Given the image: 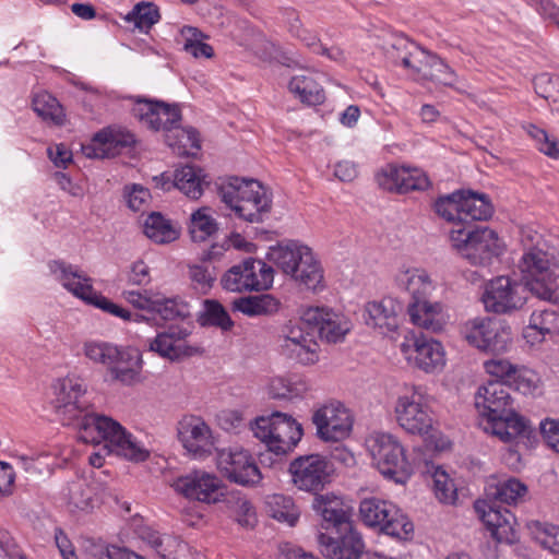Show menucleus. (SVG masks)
Here are the masks:
<instances>
[{"mask_svg":"<svg viewBox=\"0 0 559 559\" xmlns=\"http://www.w3.org/2000/svg\"><path fill=\"white\" fill-rule=\"evenodd\" d=\"M93 490L84 483L73 484L69 489V508L72 511H86L92 507Z\"/></svg>","mask_w":559,"mask_h":559,"instance_id":"nucleus-57","label":"nucleus"},{"mask_svg":"<svg viewBox=\"0 0 559 559\" xmlns=\"http://www.w3.org/2000/svg\"><path fill=\"white\" fill-rule=\"evenodd\" d=\"M222 201L247 222H261L263 214L271 210V198L257 180L230 178L219 187Z\"/></svg>","mask_w":559,"mask_h":559,"instance_id":"nucleus-5","label":"nucleus"},{"mask_svg":"<svg viewBox=\"0 0 559 559\" xmlns=\"http://www.w3.org/2000/svg\"><path fill=\"white\" fill-rule=\"evenodd\" d=\"M540 433L546 444L559 453V419L547 418L540 423Z\"/></svg>","mask_w":559,"mask_h":559,"instance_id":"nucleus-64","label":"nucleus"},{"mask_svg":"<svg viewBox=\"0 0 559 559\" xmlns=\"http://www.w3.org/2000/svg\"><path fill=\"white\" fill-rule=\"evenodd\" d=\"M304 323L316 330L322 341L326 343H338L344 341L350 331L349 320L341 314L323 307H310L302 312Z\"/></svg>","mask_w":559,"mask_h":559,"instance_id":"nucleus-22","label":"nucleus"},{"mask_svg":"<svg viewBox=\"0 0 559 559\" xmlns=\"http://www.w3.org/2000/svg\"><path fill=\"white\" fill-rule=\"evenodd\" d=\"M80 440L85 443L105 442L109 453L131 462H144L150 451L131 432L111 417L87 414L80 425Z\"/></svg>","mask_w":559,"mask_h":559,"instance_id":"nucleus-2","label":"nucleus"},{"mask_svg":"<svg viewBox=\"0 0 559 559\" xmlns=\"http://www.w3.org/2000/svg\"><path fill=\"white\" fill-rule=\"evenodd\" d=\"M53 407L63 425H76L80 429L83 417L87 414L85 404L81 401L86 388L79 378L66 377L52 384Z\"/></svg>","mask_w":559,"mask_h":559,"instance_id":"nucleus-18","label":"nucleus"},{"mask_svg":"<svg viewBox=\"0 0 559 559\" xmlns=\"http://www.w3.org/2000/svg\"><path fill=\"white\" fill-rule=\"evenodd\" d=\"M207 185L205 176L200 168L186 165L176 169L174 174L173 186L192 200H198Z\"/></svg>","mask_w":559,"mask_h":559,"instance_id":"nucleus-35","label":"nucleus"},{"mask_svg":"<svg viewBox=\"0 0 559 559\" xmlns=\"http://www.w3.org/2000/svg\"><path fill=\"white\" fill-rule=\"evenodd\" d=\"M34 111L45 121L56 126H62L66 121V114L56 97L47 92L38 93L33 98Z\"/></svg>","mask_w":559,"mask_h":559,"instance_id":"nucleus-41","label":"nucleus"},{"mask_svg":"<svg viewBox=\"0 0 559 559\" xmlns=\"http://www.w3.org/2000/svg\"><path fill=\"white\" fill-rule=\"evenodd\" d=\"M528 288L509 276H497L485 284L481 301L485 310L498 314L521 309L527 299Z\"/></svg>","mask_w":559,"mask_h":559,"instance_id":"nucleus-13","label":"nucleus"},{"mask_svg":"<svg viewBox=\"0 0 559 559\" xmlns=\"http://www.w3.org/2000/svg\"><path fill=\"white\" fill-rule=\"evenodd\" d=\"M394 416L397 425L407 433L428 436L433 429V416L429 396L420 385L404 384L395 400Z\"/></svg>","mask_w":559,"mask_h":559,"instance_id":"nucleus-7","label":"nucleus"},{"mask_svg":"<svg viewBox=\"0 0 559 559\" xmlns=\"http://www.w3.org/2000/svg\"><path fill=\"white\" fill-rule=\"evenodd\" d=\"M378 185L386 191L406 193L426 190L430 186L427 175L419 168L388 164L377 174Z\"/></svg>","mask_w":559,"mask_h":559,"instance_id":"nucleus-24","label":"nucleus"},{"mask_svg":"<svg viewBox=\"0 0 559 559\" xmlns=\"http://www.w3.org/2000/svg\"><path fill=\"white\" fill-rule=\"evenodd\" d=\"M515 366L516 365L511 364L509 360L501 358H493L484 362L485 371L489 376L497 378L496 381H500L507 386L512 374H514Z\"/></svg>","mask_w":559,"mask_h":559,"instance_id":"nucleus-61","label":"nucleus"},{"mask_svg":"<svg viewBox=\"0 0 559 559\" xmlns=\"http://www.w3.org/2000/svg\"><path fill=\"white\" fill-rule=\"evenodd\" d=\"M280 306L278 299L269 294L240 297L234 301L235 309L248 317L273 314L278 311Z\"/></svg>","mask_w":559,"mask_h":559,"instance_id":"nucleus-37","label":"nucleus"},{"mask_svg":"<svg viewBox=\"0 0 559 559\" xmlns=\"http://www.w3.org/2000/svg\"><path fill=\"white\" fill-rule=\"evenodd\" d=\"M336 536L321 533L318 536L320 550L328 559H358L365 549L360 534L349 525L348 530H336Z\"/></svg>","mask_w":559,"mask_h":559,"instance_id":"nucleus-26","label":"nucleus"},{"mask_svg":"<svg viewBox=\"0 0 559 559\" xmlns=\"http://www.w3.org/2000/svg\"><path fill=\"white\" fill-rule=\"evenodd\" d=\"M406 362L426 373L439 372L445 366L442 344L424 335L407 333L399 345Z\"/></svg>","mask_w":559,"mask_h":559,"instance_id":"nucleus-16","label":"nucleus"},{"mask_svg":"<svg viewBox=\"0 0 559 559\" xmlns=\"http://www.w3.org/2000/svg\"><path fill=\"white\" fill-rule=\"evenodd\" d=\"M176 492L188 499L204 503H216L224 497V484L214 473L194 469L176 478L173 483Z\"/></svg>","mask_w":559,"mask_h":559,"instance_id":"nucleus-21","label":"nucleus"},{"mask_svg":"<svg viewBox=\"0 0 559 559\" xmlns=\"http://www.w3.org/2000/svg\"><path fill=\"white\" fill-rule=\"evenodd\" d=\"M435 212L450 223L463 224L461 191L439 198L435 202Z\"/></svg>","mask_w":559,"mask_h":559,"instance_id":"nucleus-48","label":"nucleus"},{"mask_svg":"<svg viewBox=\"0 0 559 559\" xmlns=\"http://www.w3.org/2000/svg\"><path fill=\"white\" fill-rule=\"evenodd\" d=\"M134 142L132 133L121 129L106 128L97 132L90 144L83 145L82 152L88 158L114 157Z\"/></svg>","mask_w":559,"mask_h":559,"instance_id":"nucleus-27","label":"nucleus"},{"mask_svg":"<svg viewBox=\"0 0 559 559\" xmlns=\"http://www.w3.org/2000/svg\"><path fill=\"white\" fill-rule=\"evenodd\" d=\"M530 322L546 335L559 332V313L554 308L535 310L531 314Z\"/></svg>","mask_w":559,"mask_h":559,"instance_id":"nucleus-53","label":"nucleus"},{"mask_svg":"<svg viewBox=\"0 0 559 559\" xmlns=\"http://www.w3.org/2000/svg\"><path fill=\"white\" fill-rule=\"evenodd\" d=\"M309 330L302 316L299 321L284 324L278 335L281 355L302 366L316 365L320 359V345Z\"/></svg>","mask_w":559,"mask_h":559,"instance_id":"nucleus-11","label":"nucleus"},{"mask_svg":"<svg viewBox=\"0 0 559 559\" xmlns=\"http://www.w3.org/2000/svg\"><path fill=\"white\" fill-rule=\"evenodd\" d=\"M509 388L500 381H488L479 386L475 406L481 417L480 427L485 432L510 442L525 431V420L513 407Z\"/></svg>","mask_w":559,"mask_h":559,"instance_id":"nucleus-1","label":"nucleus"},{"mask_svg":"<svg viewBox=\"0 0 559 559\" xmlns=\"http://www.w3.org/2000/svg\"><path fill=\"white\" fill-rule=\"evenodd\" d=\"M527 133L536 141L537 147L542 153L552 158L559 157V142L555 136L549 135L545 130L534 124L527 127Z\"/></svg>","mask_w":559,"mask_h":559,"instance_id":"nucleus-56","label":"nucleus"},{"mask_svg":"<svg viewBox=\"0 0 559 559\" xmlns=\"http://www.w3.org/2000/svg\"><path fill=\"white\" fill-rule=\"evenodd\" d=\"M158 116L155 131H164L170 133L180 121V111L176 106H169L165 103L159 102L157 106Z\"/></svg>","mask_w":559,"mask_h":559,"instance_id":"nucleus-59","label":"nucleus"},{"mask_svg":"<svg viewBox=\"0 0 559 559\" xmlns=\"http://www.w3.org/2000/svg\"><path fill=\"white\" fill-rule=\"evenodd\" d=\"M288 472L297 489L317 495L330 484L333 468L325 456L307 454L293 460Z\"/></svg>","mask_w":559,"mask_h":559,"instance_id":"nucleus-17","label":"nucleus"},{"mask_svg":"<svg viewBox=\"0 0 559 559\" xmlns=\"http://www.w3.org/2000/svg\"><path fill=\"white\" fill-rule=\"evenodd\" d=\"M365 444L373 465L385 478L396 484L406 483L413 467L397 437L390 432L373 431L368 435Z\"/></svg>","mask_w":559,"mask_h":559,"instance_id":"nucleus-6","label":"nucleus"},{"mask_svg":"<svg viewBox=\"0 0 559 559\" xmlns=\"http://www.w3.org/2000/svg\"><path fill=\"white\" fill-rule=\"evenodd\" d=\"M126 199L128 206L132 211H141L143 210L151 198V193L148 189L142 187L141 185H133L132 187H126Z\"/></svg>","mask_w":559,"mask_h":559,"instance_id":"nucleus-62","label":"nucleus"},{"mask_svg":"<svg viewBox=\"0 0 559 559\" xmlns=\"http://www.w3.org/2000/svg\"><path fill=\"white\" fill-rule=\"evenodd\" d=\"M316 73L294 75L287 84L293 96L307 106H318L324 103L325 92Z\"/></svg>","mask_w":559,"mask_h":559,"instance_id":"nucleus-32","label":"nucleus"},{"mask_svg":"<svg viewBox=\"0 0 559 559\" xmlns=\"http://www.w3.org/2000/svg\"><path fill=\"white\" fill-rule=\"evenodd\" d=\"M271 261L296 283L312 292L324 288V271L312 250L297 242L273 248Z\"/></svg>","mask_w":559,"mask_h":559,"instance_id":"nucleus-3","label":"nucleus"},{"mask_svg":"<svg viewBox=\"0 0 559 559\" xmlns=\"http://www.w3.org/2000/svg\"><path fill=\"white\" fill-rule=\"evenodd\" d=\"M475 511L498 543L512 544L516 539L515 518L506 508L497 506L496 501L477 500Z\"/></svg>","mask_w":559,"mask_h":559,"instance_id":"nucleus-25","label":"nucleus"},{"mask_svg":"<svg viewBox=\"0 0 559 559\" xmlns=\"http://www.w3.org/2000/svg\"><path fill=\"white\" fill-rule=\"evenodd\" d=\"M266 508L273 519L289 526H294L299 519V510L292 497L282 493L271 495L266 498Z\"/></svg>","mask_w":559,"mask_h":559,"instance_id":"nucleus-40","label":"nucleus"},{"mask_svg":"<svg viewBox=\"0 0 559 559\" xmlns=\"http://www.w3.org/2000/svg\"><path fill=\"white\" fill-rule=\"evenodd\" d=\"M359 514L366 525L379 527L386 535L401 539L408 538L414 530L412 522L396 506L378 498L364 499Z\"/></svg>","mask_w":559,"mask_h":559,"instance_id":"nucleus-12","label":"nucleus"},{"mask_svg":"<svg viewBox=\"0 0 559 559\" xmlns=\"http://www.w3.org/2000/svg\"><path fill=\"white\" fill-rule=\"evenodd\" d=\"M154 300L157 304L153 305L151 312L158 314L165 321L189 317V306L180 298L166 297L156 293Z\"/></svg>","mask_w":559,"mask_h":559,"instance_id":"nucleus-45","label":"nucleus"},{"mask_svg":"<svg viewBox=\"0 0 559 559\" xmlns=\"http://www.w3.org/2000/svg\"><path fill=\"white\" fill-rule=\"evenodd\" d=\"M407 312L414 325L433 333L440 332L447 322L443 306L428 299L411 301Z\"/></svg>","mask_w":559,"mask_h":559,"instance_id":"nucleus-30","label":"nucleus"},{"mask_svg":"<svg viewBox=\"0 0 559 559\" xmlns=\"http://www.w3.org/2000/svg\"><path fill=\"white\" fill-rule=\"evenodd\" d=\"M93 559H143V557L126 548L105 544H94L90 549Z\"/></svg>","mask_w":559,"mask_h":559,"instance_id":"nucleus-60","label":"nucleus"},{"mask_svg":"<svg viewBox=\"0 0 559 559\" xmlns=\"http://www.w3.org/2000/svg\"><path fill=\"white\" fill-rule=\"evenodd\" d=\"M216 465L229 481L241 486H255L262 479L254 457L249 451L240 448L219 450Z\"/></svg>","mask_w":559,"mask_h":559,"instance_id":"nucleus-19","label":"nucleus"},{"mask_svg":"<svg viewBox=\"0 0 559 559\" xmlns=\"http://www.w3.org/2000/svg\"><path fill=\"white\" fill-rule=\"evenodd\" d=\"M178 440L193 457L212 453L214 438L210 426L199 416L185 415L177 425Z\"/></svg>","mask_w":559,"mask_h":559,"instance_id":"nucleus-23","label":"nucleus"},{"mask_svg":"<svg viewBox=\"0 0 559 559\" xmlns=\"http://www.w3.org/2000/svg\"><path fill=\"white\" fill-rule=\"evenodd\" d=\"M527 492L526 486L515 478H510L506 481L500 483L493 492L488 493L496 501V503L504 502V503H516L520 501Z\"/></svg>","mask_w":559,"mask_h":559,"instance_id":"nucleus-50","label":"nucleus"},{"mask_svg":"<svg viewBox=\"0 0 559 559\" xmlns=\"http://www.w3.org/2000/svg\"><path fill=\"white\" fill-rule=\"evenodd\" d=\"M115 343L103 340H87L82 345L84 357L93 365L107 369Z\"/></svg>","mask_w":559,"mask_h":559,"instance_id":"nucleus-47","label":"nucleus"},{"mask_svg":"<svg viewBox=\"0 0 559 559\" xmlns=\"http://www.w3.org/2000/svg\"><path fill=\"white\" fill-rule=\"evenodd\" d=\"M274 281V270L259 259H246L231 266L223 276L222 285L229 292L267 290Z\"/></svg>","mask_w":559,"mask_h":559,"instance_id":"nucleus-15","label":"nucleus"},{"mask_svg":"<svg viewBox=\"0 0 559 559\" xmlns=\"http://www.w3.org/2000/svg\"><path fill=\"white\" fill-rule=\"evenodd\" d=\"M539 382L540 379L534 370L524 366H515L514 374L509 380L508 388L513 386L523 394H531L538 388Z\"/></svg>","mask_w":559,"mask_h":559,"instance_id":"nucleus-51","label":"nucleus"},{"mask_svg":"<svg viewBox=\"0 0 559 559\" xmlns=\"http://www.w3.org/2000/svg\"><path fill=\"white\" fill-rule=\"evenodd\" d=\"M433 489L436 497L443 503H454L457 498L453 479L441 468H437L433 473Z\"/></svg>","mask_w":559,"mask_h":559,"instance_id":"nucleus-52","label":"nucleus"},{"mask_svg":"<svg viewBox=\"0 0 559 559\" xmlns=\"http://www.w3.org/2000/svg\"><path fill=\"white\" fill-rule=\"evenodd\" d=\"M389 58L396 66H409L411 59H419L423 56V48L407 37H396L388 50Z\"/></svg>","mask_w":559,"mask_h":559,"instance_id":"nucleus-46","label":"nucleus"},{"mask_svg":"<svg viewBox=\"0 0 559 559\" xmlns=\"http://www.w3.org/2000/svg\"><path fill=\"white\" fill-rule=\"evenodd\" d=\"M395 282L411 295L412 301L427 299L436 288L429 273L419 267L401 269L395 275Z\"/></svg>","mask_w":559,"mask_h":559,"instance_id":"nucleus-31","label":"nucleus"},{"mask_svg":"<svg viewBox=\"0 0 559 559\" xmlns=\"http://www.w3.org/2000/svg\"><path fill=\"white\" fill-rule=\"evenodd\" d=\"M452 248L472 265L487 266L503 251L497 233L488 227L471 229L465 226L450 231Z\"/></svg>","mask_w":559,"mask_h":559,"instance_id":"nucleus-8","label":"nucleus"},{"mask_svg":"<svg viewBox=\"0 0 559 559\" xmlns=\"http://www.w3.org/2000/svg\"><path fill=\"white\" fill-rule=\"evenodd\" d=\"M190 332L187 329L171 325L158 333L148 344L150 350L163 358L177 360L192 356L197 349L188 342Z\"/></svg>","mask_w":559,"mask_h":559,"instance_id":"nucleus-28","label":"nucleus"},{"mask_svg":"<svg viewBox=\"0 0 559 559\" xmlns=\"http://www.w3.org/2000/svg\"><path fill=\"white\" fill-rule=\"evenodd\" d=\"M185 38L183 49L195 58H211L214 55L212 46L202 40V33L192 26H185L181 29Z\"/></svg>","mask_w":559,"mask_h":559,"instance_id":"nucleus-49","label":"nucleus"},{"mask_svg":"<svg viewBox=\"0 0 559 559\" xmlns=\"http://www.w3.org/2000/svg\"><path fill=\"white\" fill-rule=\"evenodd\" d=\"M144 234L156 243H169L179 237V229L160 213H151L144 223Z\"/></svg>","mask_w":559,"mask_h":559,"instance_id":"nucleus-39","label":"nucleus"},{"mask_svg":"<svg viewBox=\"0 0 559 559\" xmlns=\"http://www.w3.org/2000/svg\"><path fill=\"white\" fill-rule=\"evenodd\" d=\"M462 335L469 345L491 354L506 352L512 341L511 328L489 318L467 321L462 328Z\"/></svg>","mask_w":559,"mask_h":559,"instance_id":"nucleus-14","label":"nucleus"},{"mask_svg":"<svg viewBox=\"0 0 559 559\" xmlns=\"http://www.w3.org/2000/svg\"><path fill=\"white\" fill-rule=\"evenodd\" d=\"M539 545L554 555H559V527L546 525L536 537Z\"/></svg>","mask_w":559,"mask_h":559,"instance_id":"nucleus-63","label":"nucleus"},{"mask_svg":"<svg viewBox=\"0 0 559 559\" xmlns=\"http://www.w3.org/2000/svg\"><path fill=\"white\" fill-rule=\"evenodd\" d=\"M122 19L127 23H132L134 28L141 32H147L159 21L160 15L154 3L142 1L135 4Z\"/></svg>","mask_w":559,"mask_h":559,"instance_id":"nucleus-42","label":"nucleus"},{"mask_svg":"<svg viewBox=\"0 0 559 559\" xmlns=\"http://www.w3.org/2000/svg\"><path fill=\"white\" fill-rule=\"evenodd\" d=\"M159 102L147 99L138 100L132 107V115L147 129L155 130L158 112L157 106Z\"/></svg>","mask_w":559,"mask_h":559,"instance_id":"nucleus-58","label":"nucleus"},{"mask_svg":"<svg viewBox=\"0 0 559 559\" xmlns=\"http://www.w3.org/2000/svg\"><path fill=\"white\" fill-rule=\"evenodd\" d=\"M165 141L179 156H194L201 148L199 134L193 128L177 126L170 133L165 134Z\"/></svg>","mask_w":559,"mask_h":559,"instance_id":"nucleus-36","label":"nucleus"},{"mask_svg":"<svg viewBox=\"0 0 559 559\" xmlns=\"http://www.w3.org/2000/svg\"><path fill=\"white\" fill-rule=\"evenodd\" d=\"M313 509L326 523L325 530H348L352 522L343 508L341 499L334 495H317L313 500Z\"/></svg>","mask_w":559,"mask_h":559,"instance_id":"nucleus-34","label":"nucleus"},{"mask_svg":"<svg viewBox=\"0 0 559 559\" xmlns=\"http://www.w3.org/2000/svg\"><path fill=\"white\" fill-rule=\"evenodd\" d=\"M463 224L469 221H484L491 216L492 206L485 194L461 191Z\"/></svg>","mask_w":559,"mask_h":559,"instance_id":"nucleus-38","label":"nucleus"},{"mask_svg":"<svg viewBox=\"0 0 559 559\" xmlns=\"http://www.w3.org/2000/svg\"><path fill=\"white\" fill-rule=\"evenodd\" d=\"M51 275L58 281L64 289L73 296L84 300L86 304L93 305L115 317L124 321H140L144 317L141 314H132L127 309L118 306L107 297L97 293L92 285V280L85 273L80 271L78 266L68 264L63 261H51L48 264Z\"/></svg>","mask_w":559,"mask_h":559,"instance_id":"nucleus-4","label":"nucleus"},{"mask_svg":"<svg viewBox=\"0 0 559 559\" xmlns=\"http://www.w3.org/2000/svg\"><path fill=\"white\" fill-rule=\"evenodd\" d=\"M251 430L276 455L293 451L304 435L302 427L296 419L280 412L257 418L251 424Z\"/></svg>","mask_w":559,"mask_h":559,"instance_id":"nucleus-9","label":"nucleus"},{"mask_svg":"<svg viewBox=\"0 0 559 559\" xmlns=\"http://www.w3.org/2000/svg\"><path fill=\"white\" fill-rule=\"evenodd\" d=\"M217 231V223L210 214L209 207H201L192 213L189 233L194 242H202Z\"/></svg>","mask_w":559,"mask_h":559,"instance_id":"nucleus-44","label":"nucleus"},{"mask_svg":"<svg viewBox=\"0 0 559 559\" xmlns=\"http://www.w3.org/2000/svg\"><path fill=\"white\" fill-rule=\"evenodd\" d=\"M425 81H432L455 88L459 78L444 60L431 52L425 73Z\"/></svg>","mask_w":559,"mask_h":559,"instance_id":"nucleus-43","label":"nucleus"},{"mask_svg":"<svg viewBox=\"0 0 559 559\" xmlns=\"http://www.w3.org/2000/svg\"><path fill=\"white\" fill-rule=\"evenodd\" d=\"M519 267L526 281L524 285L533 295L543 300H557L559 267L550 262L544 250L534 247L525 251Z\"/></svg>","mask_w":559,"mask_h":559,"instance_id":"nucleus-10","label":"nucleus"},{"mask_svg":"<svg viewBox=\"0 0 559 559\" xmlns=\"http://www.w3.org/2000/svg\"><path fill=\"white\" fill-rule=\"evenodd\" d=\"M312 423L321 440L338 442L350 435L354 419L348 408L334 401L316 409Z\"/></svg>","mask_w":559,"mask_h":559,"instance_id":"nucleus-20","label":"nucleus"},{"mask_svg":"<svg viewBox=\"0 0 559 559\" xmlns=\"http://www.w3.org/2000/svg\"><path fill=\"white\" fill-rule=\"evenodd\" d=\"M204 321L207 324L219 326L227 331L233 326V321L229 318L224 307L216 300L204 301Z\"/></svg>","mask_w":559,"mask_h":559,"instance_id":"nucleus-55","label":"nucleus"},{"mask_svg":"<svg viewBox=\"0 0 559 559\" xmlns=\"http://www.w3.org/2000/svg\"><path fill=\"white\" fill-rule=\"evenodd\" d=\"M143 357L141 350L135 346H127V350L120 357V362L110 376L111 380L124 385L133 386L143 381Z\"/></svg>","mask_w":559,"mask_h":559,"instance_id":"nucleus-33","label":"nucleus"},{"mask_svg":"<svg viewBox=\"0 0 559 559\" xmlns=\"http://www.w3.org/2000/svg\"><path fill=\"white\" fill-rule=\"evenodd\" d=\"M401 309V304L390 297L369 301L364 307V321L381 334L394 332L400 324L399 313Z\"/></svg>","mask_w":559,"mask_h":559,"instance_id":"nucleus-29","label":"nucleus"},{"mask_svg":"<svg viewBox=\"0 0 559 559\" xmlns=\"http://www.w3.org/2000/svg\"><path fill=\"white\" fill-rule=\"evenodd\" d=\"M160 547H156L155 552L162 559H186L189 555L188 545L173 535H164Z\"/></svg>","mask_w":559,"mask_h":559,"instance_id":"nucleus-54","label":"nucleus"}]
</instances>
